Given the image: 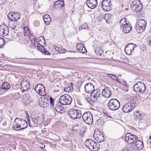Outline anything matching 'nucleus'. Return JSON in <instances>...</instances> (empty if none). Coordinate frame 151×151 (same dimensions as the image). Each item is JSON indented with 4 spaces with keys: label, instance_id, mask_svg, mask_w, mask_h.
Returning a JSON list of instances; mask_svg holds the SVG:
<instances>
[{
    "label": "nucleus",
    "instance_id": "obj_64",
    "mask_svg": "<svg viewBox=\"0 0 151 151\" xmlns=\"http://www.w3.org/2000/svg\"><path fill=\"white\" fill-rule=\"evenodd\" d=\"M149 139H151V135L149 137Z\"/></svg>",
    "mask_w": 151,
    "mask_h": 151
},
{
    "label": "nucleus",
    "instance_id": "obj_12",
    "mask_svg": "<svg viewBox=\"0 0 151 151\" xmlns=\"http://www.w3.org/2000/svg\"><path fill=\"white\" fill-rule=\"evenodd\" d=\"M21 88L23 92L27 91L30 87V85L29 82L27 81L22 80L21 82Z\"/></svg>",
    "mask_w": 151,
    "mask_h": 151
},
{
    "label": "nucleus",
    "instance_id": "obj_14",
    "mask_svg": "<svg viewBox=\"0 0 151 151\" xmlns=\"http://www.w3.org/2000/svg\"><path fill=\"white\" fill-rule=\"evenodd\" d=\"M86 4L88 7L91 9L95 8L98 4L96 0H87Z\"/></svg>",
    "mask_w": 151,
    "mask_h": 151
},
{
    "label": "nucleus",
    "instance_id": "obj_25",
    "mask_svg": "<svg viewBox=\"0 0 151 151\" xmlns=\"http://www.w3.org/2000/svg\"><path fill=\"white\" fill-rule=\"evenodd\" d=\"M2 88L5 92L10 88V86L7 82H4L2 85Z\"/></svg>",
    "mask_w": 151,
    "mask_h": 151
},
{
    "label": "nucleus",
    "instance_id": "obj_62",
    "mask_svg": "<svg viewBox=\"0 0 151 151\" xmlns=\"http://www.w3.org/2000/svg\"><path fill=\"white\" fill-rule=\"evenodd\" d=\"M64 143L65 144H67V145L68 144H68V142H65Z\"/></svg>",
    "mask_w": 151,
    "mask_h": 151
},
{
    "label": "nucleus",
    "instance_id": "obj_55",
    "mask_svg": "<svg viewBox=\"0 0 151 151\" xmlns=\"http://www.w3.org/2000/svg\"><path fill=\"white\" fill-rule=\"evenodd\" d=\"M40 106L43 108H46L47 107V104H40Z\"/></svg>",
    "mask_w": 151,
    "mask_h": 151
},
{
    "label": "nucleus",
    "instance_id": "obj_29",
    "mask_svg": "<svg viewBox=\"0 0 151 151\" xmlns=\"http://www.w3.org/2000/svg\"><path fill=\"white\" fill-rule=\"evenodd\" d=\"M41 87L40 90L38 91L37 93L40 95L45 96L46 94L45 88L44 86Z\"/></svg>",
    "mask_w": 151,
    "mask_h": 151
},
{
    "label": "nucleus",
    "instance_id": "obj_27",
    "mask_svg": "<svg viewBox=\"0 0 151 151\" xmlns=\"http://www.w3.org/2000/svg\"><path fill=\"white\" fill-rule=\"evenodd\" d=\"M43 18L45 24H49L51 20L50 16L48 14L45 15L43 16Z\"/></svg>",
    "mask_w": 151,
    "mask_h": 151
},
{
    "label": "nucleus",
    "instance_id": "obj_57",
    "mask_svg": "<svg viewBox=\"0 0 151 151\" xmlns=\"http://www.w3.org/2000/svg\"><path fill=\"white\" fill-rule=\"evenodd\" d=\"M57 101V102L58 103H60V104H63V103H61V101L60 100H57V99H56V101Z\"/></svg>",
    "mask_w": 151,
    "mask_h": 151
},
{
    "label": "nucleus",
    "instance_id": "obj_13",
    "mask_svg": "<svg viewBox=\"0 0 151 151\" xmlns=\"http://www.w3.org/2000/svg\"><path fill=\"white\" fill-rule=\"evenodd\" d=\"M135 150H141L143 147V142L141 140H137L135 141L134 144L132 145Z\"/></svg>",
    "mask_w": 151,
    "mask_h": 151
},
{
    "label": "nucleus",
    "instance_id": "obj_40",
    "mask_svg": "<svg viewBox=\"0 0 151 151\" xmlns=\"http://www.w3.org/2000/svg\"><path fill=\"white\" fill-rule=\"evenodd\" d=\"M104 123L105 122L104 121L103 118L102 117H100L97 120L96 123L98 124H104Z\"/></svg>",
    "mask_w": 151,
    "mask_h": 151
},
{
    "label": "nucleus",
    "instance_id": "obj_44",
    "mask_svg": "<svg viewBox=\"0 0 151 151\" xmlns=\"http://www.w3.org/2000/svg\"><path fill=\"white\" fill-rule=\"evenodd\" d=\"M54 48L55 50L59 52H60L61 51V49L62 48L61 46H59L58 45H55L54 46Z\"/></svg>",
    "mask_w": 151,
    "mask_h": 151
},
{
    "label": "nucleus",
    "instance_id": "obj_51",
    "mask_svg": "<svg viewBox=\"0 0 151 151\" xmlns=\"http://www.w3.org/2000/svg\"><path fill=\"white\" fill-rule=\"evenodd\" d=\"M82 26L83 29H88V27L86 25L83 24Z\"/></svg>",
    "mask_w": 151,
    "mask_h": 151
},
{
    "label": "nucleus",
    "instance_id": "obj_49",
    "mask_svg": "<svg viewBox=\"0 0 151 151\" xmlns=\"http://www.w3.org/2000/svg\"><path fill=\"white\" fill-rule=\"evenodd\" d=\"M50 104H54L55 101H56V99H54L51 97L50 98Z\"/></svg>",
    "mask_w": 151,
    "mask_h": 151
},
{
    "label": "nucleus",
    "instance_id": "obj_48",
    "mask_svg": "<svg viewBox=\"0 0 151 151\" xmlns=\"http://www.w3.org/2000/svg\"><path fill=\"white\" fill-rule=\"evenodd\" d=\"M103 113L104 114L107 116V117L112 119V117L108 113L106 112L105 111H103Z\"/></svg>",
    "mask_w": 151,
    "mask_h": 151
},
{
    "label": "nucleus",
    "instance_id": "obj_60",
    "mask_svg": "<svg viewBox=\"0 0 151 151\" xmlns=\"http://www.w3.org/2000/svg\"><path fill=\"white\" fill-rule=\"evenodd\" d=\"M121 151H128V150L126 148H125L123 150H122Z\"/></svg>",
    "mask_w": 151,
    "mask_h": 151
},
{
    "label": "nucleus",
    "instance_id": "obj_24",
    "mask_svg": "<svg viewBox=\"0 0 151 151\" xmlns=\"http://www.w3.org/2000/svg\"><path fill=\"white\" fill-rule=\"evenodd\" d=\"M55 109L57 112L60 114L63 113L65 111L64 108L61 106L60 104H56Z\"/></svg>",
    "mask_w": 151,
    "mask_h": 151
},
{
    "label": "nucleus",
    "instance_id": "obj_32",
    "mask_svg": "<svg viewBox=\"0 0 151 151\" xmlns=\"http://www.w3.org/2000/svg\"><path fill=\"white\" fill-rule=\"evenodd\" d=\"M17 24V21H11L9 22V27L14 29L16 27Z\"/></svg>",
    "mask_w": 151,
    "mask_h": 151
},
{
    "label": "nucleus",
    "instance_id": "obj_41",
    "mask_svg": "<svg viewBox=\"0 0 151 151\" xmlns=\"http://www.w3.org/2000/svg\"><path fill=\"white\" fill-rule=\"evenodd\" d=\"M41 51L42 53L43 54L47 55H50V54L49 52L47 51L43 47H41Z\"/></svg>",
    "mask_w": 151,
    "mask_h": 151
},
{
    "label": "nucleus",
    "instance_id": "obj_1",
    "mask_svg": "<svg viewBox=\"0 0 151 151\" xmlns=\"http://www.w3.org/2000/svg\"><path fill=\"white\" fill-rule=\"evenodd\" d=\"M126 18L122 19L120 21L119 24L121 29L124 33H129L132 29V27L130 24L126 22Z\"/></svg>",
    "mask_w": 151,
    "mask_h": 151
},
{
    "label": "nucleus",
    "instance_id": "obj_47",
    "mask_svg": "<svg viewBox=\"0 0 151 151\" xmlns=\"http://www.w3.org/2000/svg\"><path fill=\"white\" fill-rule=\"evenodd\" d=\"M108 76L112 79L115 80L116 78V77L114 75L110 74H108Z\"/></svg>",
    "mask_w": 151,
    "mask_h": 151
},
{
    "label": "nucleus",
    "instance_id": "obj_31",
    "mask_svg": "<svg viewBox=\"0 0 151 151\" xmlns=\"http://www.w3.org/2000/svg\"><path fill=\"white\" fill-rule=\"evenodd\" d=\"M74 85L73 84L71 83L70 86L65 88L64 89V91L68 92H70L71 91H73V86Z\"/></svg>",
    "mask_w": 151,
    "mask_h": 151
},
{
    "label": "nucleus",
    "instance_id": "obj_8",
    "mask_svg": "<svg viewBox=\"0 0 151 151\" xmlns=\"http://www.w3.org/2000/svg\"><path fill=\"white\" fill-rule=\"evenodd\" d=\"M94 139L99 142H101L104 140V134L100 131L98 132H94L93 136Z\"/></svg>",
    "mask_w": 151,
    "mask_h": 151
},
{
    "label": "nucleus",
    "instance_id": "obj_46",
    "mask_svg": "<svg viewBox=\"0 0 151 151\" xmlns=\"http://www.w3.org/2000/svg\"><path fill=\"white\" fill-rule=\"evenodd\" d=\"M5 42L3 38L0 37V48L3 46Z\"/></svg>",
    "mask_w": 151,
    "mask_h": 151
},
{
    "label": "nucleus",
    "instance_id": "obj_58",
    "mask_svg": "<svg viewBox=\"0 0 151 151\" xmlns=\"http://www.w3.org/2000/svg\"><path fill=\"white\" fill-rule=\"evenodd\" d=\"M123 84L124 86H127V82L126 81H124L123 82Z\"/></svg>",
    "mask_w": 151,
    "mask_h": 151
},
{
    "label": "nucleus",
    "instance_id": "obj_16",
    "mask_svg": "<svg viewBox=\"0 0 151 151\" xmlns=\"http://www.w3.org/2000/svg\"><path fill=\"white\" fill-rule=\"evenodd\" d=\"M136 107L134 104H125L123 106V111L125 113L129 112L132 111V109Z\"/></svg>",
    "mask_w": 151,
    "mask_h": 151
},
{
    "label": "nucleus",
    "instance_id": "obj_11",
    "mask_svg": "<svg viewBox=\"0 0 151 151\" xmlns=\"http://www.w3.org/2000/svg\"><path fill=\"white\" fill-rule=\"evenodd\" d=\"M137 46L135 44L132 43L128 44L125 48V52L127 54L130 55L134 48Z\"/></svg>",
    "mask_w": 151,
    "mask_h": 151
},
{
    "label": "nucleus",
    "instance_id": "obj_37",
    "mask_svg": "<svg viewBox=\"0 0 151 151\" xmlns=\"http://www.w3.org/2000/svg\"><path fill=\"white\" fill-rule=\"evenodd\" d=\"M43 86L41 84H37L35 87L34 90L37 92L38 91L40 90V89H41L42 87Z\"/></svg>",
    "mask_w": 151,
    "mask_h": 151
},
{
    "label": "nucleus",
    "instance_id": "obj_35",
    "mask_svg": "<svg viewBox=\"0 0 151 151\" xmlns=\"http://www.w3.org/2000/svg\"><path fill=\"white\" fill-rule=\"evenodd\" d=\"M108 104H120V102L116 99H112L109 101Z\"/></svg>",
    "mask_w": 151,
    "mask_h": 151
},
{
    "label": "nucleus",
    "instance_id": "obj_63",
    "mask_svg": "<svg viewBox=\"0 0 151 151\" xmlns=\"http://www.w3.org/2000/svg\"><path fill=\"white\" fill-rule=\"evenodd\" d=\"M32 35L29 36V38L31 39L32 38Z\"/></svg>",
    "mask_w": 151,
    "mask_h": 151
},
{
    "label": "nucleus",
    "instance_id": "obj_61",
    "mask_svg": "<svg viewBox=\"0 0 151 151\" xmlns=\"http://www.w3.org/2000/svg\"><path fill=\"white\" fill-rule=\"evenodd\" d=\"M40 38H41V39H43L44 40V37H42V36H41V37H40Z\"/></svg>",
    "mask_w": 151,
    "mask_h": 151
},
{
    "label": "nucleus",
    "instance_id": "obj_5",
    "mask_svg": "<svg viewBox=\"0 0 151 151\" xmlns=\"http://www.w3.org/2000/svg\"><path fill=\"white\" fill-rule=\"evenodd\" d=\"M82 117L83 121L88 124H91L93 123V116L91 112L88 111L84 113Z\"/></svg>",
    "mask_w": 151,
    "mask_h": 151
},
{
    "label": "nucleus",
    "instance_id": "obj_52",
    "mask_svg": "<svg viewBox=\"0 0 151 151\" xmlns=\"http://www.w3.org/2000/svg\"><path fill=\"white\" fill-rule=\"evenodd\" d=\"M129 103L130 104H136V103H134V101L133 99H130L129 101Z\"/></svg>",
    "mask_w": 151,
    "mask_h": 151
},
{
    "label": "nucleus",
    "instance_id": "obj_26",
    "mask_svg": "<svg viewBox=\"0 0 151 151\" xmlns=\"http://www.w3.org/2000/svg\"><path fill=\"white\" fill-rule=\"evenodd\" d=\"M120 104H108V107L111 110H116L120 107Z\"/></svg>",
    "mask_w": 151,
    "mask_h": 151
},
{
    "label": "nucleus",
    "instance_id": "obj_20",
    "mask_svg": "<svg viewBox=\"0 0 151 151\" xmlns=\"http://www.w3.org/2000/svg\"><path fill=\"white\" fill-rule=\"evenodd\" d=\"M131 6L135 9V10L137 12L140 11L142 8V5L140 3L134 4V2H132L131 4Z\"/></svg>",
    "mask_w": 151,
    "mask_h": 151
},
{
    "label": "nucleus",
    "instance_id": "obj_28",
    "mask_svg": "<svg viewBox=\"0 0 151 151\" xmlns=\"http://www.w3.org/2000/svg\"><path fill=\"white\" fill-rule=\"evenodd\" d=\"M93 145V146L92 147V149H91V150L93 151H96L99 150L100 148V145L98 143L96 142L95 141H94Z\"/></svg>",
    "mask_w": 151,
    "mask_h": 151
},
{
    "label": "nucleus",
    "instance_id": "obj_21",
    "mask_svg": "<svg viewBox=\"0 0 151 151\" xmlns=\"http://www.w3.org/2000/svg\"><path fill=\"white\" fill-rule=\"evenodd\" d=\"M94 140L91 139H87L84 142L85 145L90 150L92 149L93 145L94 144Z\"/></svg>",
    "mask_w": 151,
    "mask_h": 151
},
{
    "label": "nucleus",
    "instance_id": "obj_15",
    "mask_svg": "<svg viewBox=\"0 0 151 151\" xmlns=\"http://www.w3.org/2000/svg\"><path fill=\"white\" fill-rule=\"evenodd\" d=\"M64 5L63 0H60L55 2L53 8L58 10H60Z\"/></svg>",
    "mask_w": 151,
    "mask_h": 151
},
{
    "label": "nucleus",
    "instance_id": "obj_36",
    "mask_svg": "<svg viewBox=\"0 0 151 151\" xmlns=\"http://www.w3.org/2000/svg\"><path fill=\"white\" fill-rule=\"evenodd\" d=\"M14 14V19H15L14 21H17L20 18V14L18 13H13Z\"/></svg>",
    "mask_w": 151,
    "mask_h": 151
},
{
    "label": "nucleus",
    "instance_id": "obj_42",
    "mask_svg": "<svg viewBox=\"0 0 151 151\" xmlns=\"http://www.w3.org/2000/svg\"><path fill=\"white\" fill-rule=\"evenodd\" d=\"M36 43L34 42V45L35 47H37V49L40 51H41V47H43L40 44L38 43L37 42H36Z\"/></svg>",
    "mask_w": 151,
    "mask_h": 151
},
{
    "label": "nucleus",
    "instance_id": "obj_33",
    "mask_svg": "<svg viewBox=\"0 0 151 151\" xmlns=\"http://www.w3.org/2000/svg\"><path fill=\"white\" fill-rule=\"evenodd\" d=\"M135 114L137 118H139V119H142L143 117V114L141 113L140 111H137L135 113Z\"/></svg>",
    "mask_w": 151,
    "mask_h": 151
},
{
    "label": "nucleus",
    "instance_id": "obj_45",
    "mask_svg": "<svg viewBox=\"0 0 151 151\" xmlns=\"http://www.w3.org/2000/svg\"><path fill=\"white\" fill-rule=\"evenodd\" d=\"M147 43L148 45L151 47V36H149L147 39Z\"/></svg>",
    "mask_w": 151,
    "mask_h": 151
},
{
    "label": "nucleus",
    "instance_id": "obj_23",
    "mask_svg": "<svg viewBox=\"0 0 151 151\" xmlns=\"http://www.w3.org/2000/svg\"><path fill=\"white\" fill-rule=\"evenodd\" d=\"M76 47L78 50L82 53H84L86 51V48L82 44H77L76 46Z\"/></svg>",
    "mask_w": 151,
    "mask_h": 151
},
{
    "label": "nucleus",
    "instance_id": "obj_30",
    "mask_svg": "<svg viewBox=\"0 0 151 151\" xmlns=\"http://www.w3.org/2000/svg\"><path fill=\"white\" fill-rule=\"evenodd\" d=\"M39 101V104H48L49 103L48 99L45 98H40Z\"/></svg>",
    "mask_w": 151,
    "mask_h": 151
},
{
    "label": "nucleus",
    "instance_id": "obj_59",
    "mask_svg": "<svg viewBox=\"0 0 151 151\" xmlns=\"http://www.w3.org/2000/svg\"><path fill=\"white\" fill-rule=\"evenodd\" d=\"M83 29V27H82V26L81 25L79 28L78 30L81 31Z\"/></svg>",
    "mask_w": 151,
    "mask_h": 151
},
{
    "label": "nucleus",
    "instance_id": "obj_7",
    "mask_svg": "<svg viewBox=\"0 0 151 151\" xmlns=\"http://www.w3.org/2000/svg\"><path fill=\"white\" fill-rule=\"evenodd\" d=\"M111 4V2L110 0H103L101 6L104 10L109 11L111 9V7L110 6Z\"/></svg>",
    "mask_w": 151,
    "mask_h": 151
},
{
    "label": "nucleus",
    "instance_id": "obj_4",
    "mask_svg": "<svg viewBox=\"0 0 151 151\" xmlns=\"http://www.w3.org/2000/svg\"><path fill=\"white\" fill-rule=\"evenodd\" d=\"M122 138H125L126 141L129 145L132 144H134L135 141L138 139L137 136L132 134L130 133H127L125 135L122 136Z\"/></svg>",
    "mask_w": 151,
    "mask_h": 151
},
{
    "label": "nucleus",
    "instance_id": "obj_2",
    "mask_svg": "<svg viewBox=\"0 0 151 151\" xmlns=\"http://www.w3.org/2000/svg\"><path fill=\"white\" fill-rule=\"evenodd\" d=\"M147 25L146 21L140 19L136 24L135 29L138 33L142 32L145 30Z\"/></svg>",
    "mask_w": 151,
    "mask_h": 151
},
{
    "label": "nucleus",
    "instance_id": "obj_54",
    "mask_svg": "<svg viewBox=\"0 0 151 151\" xmlns=\"http://www.w3.org/2000/svg\"><path fill=\"white\" fill-rule=\"evenodd\" d=\"M109 15H105V16H104V18L105 19H106V22L107 23H109V22H108L109 21H108L106 19V18L107 17V18L108 17H109L108 16H109Z\"/></svg>",
    "mask_w": 151,
    "mask_h": 151
},
{
    "label": "nucleus",
    "instance_id": "obj_9",
    "mask_svg": "<svg viewBox=\"0 0 151 151\" xmlns=\"http://www.w3.org/2000/svg\"><path fill=\"white\" fill-rule=\"evenodd\" d=\"M100 95V91L99 89L94 90L91 93V99L95 101L99 98Z\"/></svg>",
    "mask_w": 151,
    "mask_h": 151
},
{
    "label": "nucleus",
    "instance_id": "obj_18",
    "mask_svg": "<svg viewBox=\"0 0 151 151\" xmlns=\"http://www.w3.org/2000/svg\"><path fill=\"white\" fill-rule=\"evenodd\" d=\"M44 118L43 116H39L37 118H33L32 119V121L35 123L38 124H41L44 121Z\"/></svg>",
    "mask_w": 151,
    "mask_h": 151
},
{
    "label": "nucleus",
    "instance_id": "obj_50",
    "mask_svg": "<svg viewBox=\"0 0 151 151\" xmlns=\"http://www.w3.org/2000/svg\"><path fill=\"white\" fill-rule=\"evenodd\" d=\"M15 120H17L18 121H19L20 122H19L20 124H19L20 125H22V119H20L19 118H17L15 119Z\"/></svg>",
    "mask_w": 151,
    "mask_h": 151
},
{
    "label": "nucleus",
    "instance_id": "obj_38",
    "mask_svg": "<svg viewBox=\"0 0 151 151\" xmlns=\"http://www.w3.org/2000/svg\"><path fill=\"white\" fill-rule=\"evenodd\" d=\"M30 33L29 30V28L28 27H24V35H28Z\"/></svg>",
    "mask_w": 151,
    "mask_h": 151
},
{
    "label": "nucleus",
    "instance_id": "obj_53",
    "mask_svg": "<svg viewBox=\"0 0 151 151\" xmlns=\"http://www.w3.org/2000/svg\"><path fill=\"white\" fill-rule=\"evenodd\" d=\"M4 92L2 88L0 87V95H2L4 93Z\"/></svg>",
    "mask_w": 151,
    "mask_h": 151
},
{
    "label": "nucleus",
    "instance_id": "obj_39",
    "mask_svg": "<svg viewBox=\"0 0 151 151\" xmlns=\"http://www.w3.org/2000/svg\"><path fill=\"white\" fill-rule=\"evenodd\" d=\"M8 17L11 21H14V20H15V19H14V14L13 12H10L9 13L8 15Z\"/></svg>",
    "mask_w": 151,
    "mask_h": 151
},
{
    "label": "nucleus",
    "instance_id": "obj_19",
    "mask_svg": "<svg viewBox=\"0 0 151 151\" xmlns=\"http://www.w3.org/2000/svg\"><path fill=\"white\" fill-rule=\"evenodd\" d=\"M102 94L105 97L109 98L111 94V91L109 88H106L103 90Z\"/></svg>",
    "mask_w": 151,
    "mask_h": 151
},
{
    "label": "nucleus",
    "instance_id": "obj_6",
    "mask_svg": "<svg viewBox=\"0 0 151 151\" xmlns=\"http://www.w3.org/2000/svg\"><path fill=\"white\" fill-rule=\"evenodd\" d=\"M134 89L136 92H139L142 94L145 90V85L144 83L139 82L134 85Z\"/></svg>",
    "mask_w": 151,
    "mask_h": 151
},
{
    "label": "nucleus",
    "instance_id": "obj_56",
    "mask_svg": "<svg viewBox=\"0 0 151 151\" xmlns=\"http://www.w3.org/2000/svg\"><path fill=\"white\" fill-rule=\"evenodd\" d=\"M61 51L60 52V53H64V52H65V51H66V50H65V49H62V48H61Z\"/></svg>",
    "mask_w": 151,
    "mask_h": 151
},
{
    "label": "nucleus",
    "instance_id": "obj_10",
    "mask_svg": "<svg viewBox=\"0 0 151 151\" xmlns=\"http://www.w3.org/2000/svg\"><path fill=\"white\" fill-rule=\"evenodd\" d=\"M9 32L8 27L6 25L2 24L0 26V35L3 36L8 35Z\"/></svg>",
    "mask_w": 151,
    "mask_h": 151
},
{
    "label": "nucleus",
    "instance_id": "obj_34",
    "mask_svg": "<svg viewBox=\"0 0 151 151\" xmlns=\"http://www.w3.org/2000/svg\"><path fill=\"white\" fill-rule=\"evenodd\" d=\"M22 124L20 125L21 129L25 128L27 126V124L26 121L23 119H22Z\"/></svg>",
    "mask_w": 151,
    "mask_h": 151
},
{
    "label": "nucleus",
    "instance_id": "obj_3",
    "mask_svg": "<svg viewBox=\"0 0 151 151\" xmlns=\"http://www.w3.org/2000/svg\"><path fill=\"white\" fill-rule=\"evenodd\" d=\"M68 116L72 119H80L81 117V113L79 109H70L68 111Z\"/></svg>",
    "mask_w": 151,
    "mask_h": 151
},
{
    "label": "nucleus",
    "instance_id": "obj_22",
    "mask_svg": "<svg viewBox=\"0 0 151 151\" xmlns=\"http://www.w3.org/2000/svg\"><path fill=\"white\" fill-rule=\"evenodd\" d=\"M20 122L18 121L17 120L15 119L13 123L12 128L16 130H21V125L20 124Z\"/></svg>",
    "mask_w": 151,
    "mask_h": 151
},
{
    "label": "nucleus",
    "instance_id": "obj_17",
    "mask_svg": "<svg viewBox=\"0 0 151 151\" xmlns=\"http://www.w3.org/2000/svg\"><path fill=\"white\" fill-rule=\"evenodd\" d=\"M85 88L87 93H91L95 90L94 86L90 83L86 84L85 86Z\"/></svg>",
    "mask_w": 151,
    "mask_h": 151
},
{
    "label": "nucleus",
    "instance_id": "obj_43",
    "mask_svg": "<svg viewBox=\"0 0 151 151\" xmlns=\"http://www.w3.org/2000/svg\"><path fill=\"white\" fill-rule=\"evenodd\" d=\"M96 52H101L103 51L101 46L98 47H96L95 50Z\"/></svg>",
    "mask_w": 151,
    "mask_h": 151
}]
</instances>
